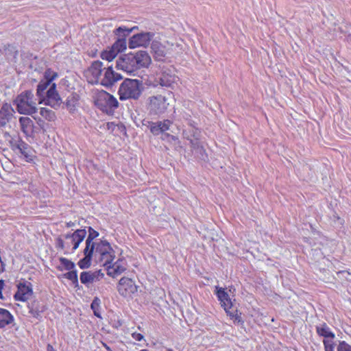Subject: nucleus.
I'll return each instance as SVG.
<instances>
[{"label":"nucleus","instance_id":"obj_1","mask_svg":"<svg viewBox=\"0 0 351 351\" xmlns=\"http://www.w3.org/2000/svg\"><path fill=\"white\" fill-rule=\"evenodd\" d=\"M151 62V58L145 51H139L120 56L116 62V68L132 73L141 68L148 67Z\"/></svg>","mask_w":351,"mask_h":351},{"label":"nucleus","instance_id":"obj_2","mask_svg":"<svg viewBox=\"0 0 351 351\" xmlns=\"http://www.w3.org/2000/svg\"><path fill=\"white\" fill-rule=\"evenodd\" d=\"M144 90L142 80L126 78L121 84L119 88L120 100L139 99Z\"/></svg>","mask_w":351,"mask_h":351},{"label":"nucleus","instance_id":"obj_3","mask_svg":"<svg viewBox=\"0 0 351 351\" xmlns=\"http://www.w3.org/2000/svg\"><path fill=\"white\" fill-rule=\"evenodd\" d=\"M16 110L20 114H32L36 112V101L32 90H25L16 97L14 101Z\"/></svg>","mask_w":351,"mask_h":351},{"label":"nucleus","instance_id":"obj_4","mask_svg":"<svg viewBox=\"0 0 351 351\" xmlns=\"http://www.w3.org/2000/svg\"><path fill=\"white\" fill-rule=\"evenodd\" d=\"M95 104L98 108L107 114H112L119 107L117 99L106 91H102L98 94Z\"/></svg>","mask_w":351,"mask_h":351},{"label":"nucleus","instance_id":"obj_5","mask_svg":"<svg viewBox=\"0 0 351 351\" xmlns=\"http://www.w3.org/2000/svg\"><path fill=\"white\" fill-rule=\"evenodd\" d=\"M138 29V27L134 26L128 28L124 26L119 27L114 30V34L117 36V40L112 45L113 49L117 53L121 52L126 49V37L130 35L134 29Z\"/></svg>","mask_w":351,"mask_h":351},{"label":"nucleus","instance_id":"obj_6","mask_svg":"<svg viewBox=\"0 0 351 351\" xmlns=\"http://www.w3.org/2000/svg\"><path fill=\"white\" fill-rule=\"evenodd\" d=\"M169 104L167 99L160 95L150 97L149 112L154 115H160L166 111Z\"/></svg>","mask_w":351,"mask_h":351},{"label":"nucleus","instance_id":"obj_7","mask_svg":"<svg viewBox=\"0 0 351 351\" xmlns=\"http://www.w3.org/2000/svg\"><path fill=\"white\" fill-rule=\"evenodd\" d=\"M46 105L50 106L54 109H58L63 104L62 98L56 90V84L52 83L49 88L46 91L45 98L43 100Z\"/></svg>","mask_w":351,"mask_h":351},{"label":"nucleus","instance_id":"obj_8","mask_svg":"<svg viewBox=\"0 0 351 351\" xmlns=\"http://www.w3.org/2000/svg\"><path fill=\"white\" fill-rule=\"evenodd\" d=\"M138 287L134 282L128 278H121L117 285V290L120 295L123 297L130 296L132 294L137 292Z\"/></svg>","mask_w":351,"mask_h":351},{"label":"nucleus","instance_id":"obj_9","mask_svg":"<svg viewBox=\"0 0 351 351\" xmlns=\"http://www.w3.org/2000/svg\"><path fill=\"white\" fill-rule=\"evenodd\" d=\"M154 36V34L152 32H142L135 34L129 40V47L134 49L140 46L147 47Z\"/></svg>","mask_w":351,"mask_h":351},{"label":"nucleus","instance_id":"obj_10","mask_svg":"<svg viewBox=\"0 0 351 351\" xmlns=\"http://www.w3.org/2000/svg\"><path fill=\"white\" fill-rule=\"evenodd\" d=\"M176 78L177 77L173 73V69L163 68L161 73L156 79V82L161 86L173 88L176 84Z\"/></svg>","mask_w":351,"mask_h":351},{"label":"nucleus","instance_id":"obj_11","mask_svg":"<svg viewBox=\"0 0 351 351\" xmlns=\"http://www.w3.org/2000/svg\"><path fill=\"white\" fill-rule=\"evenodd\" d=\"M122 78L123 76L120 73H116L112 66H109L106 69L104 77L101 78L100 84L106 88H110Z\"/></svg>","mask_w":351,"mask_h":351},{"label":"nucleus","instance_id":"obj_12","mask_svg":"<svg viewBox=\"0 0 351 351\" xmlns=\"http://www.w3.org/2000/svg\"><path fill=\"white\" fill-rule=\"evenodd\" d=\"M33 291L30 282H23L17 285V291L14 298L17 301L25 302L32 295Z\"/></svg>","mask_w":351,"mask_h":351},{"label":"nucleus","instance_id":"obj_13","mask_svg":"<svg viewBox=\"0 0 351 351\" xmlns=\"http://www.w3.org/2000/svg\"><path fill=\"white\" fill-rule=\"evenodd\" d=\"M14 110L8 103L3 104L0 110V128L5 127L12 119Z\"/></svg>","mask_w":351,"mask_h":351},{"label":"nucleus","instance_id":"obj_14","mask_svg":"<svg viewBox=\"0 0 351 351\" xmlns=\"http://www.w3.org/2000/svg\"><path fill=\"white\" fill-rule=\"evenodd\" d=\"M19 123L21 131L27 137H32L34 133V124L33 121L27 117H21L19 118Z\"/></svg>","mask_w":351,"mask_h":351},{"label":"nucleus","instance_id":"obj_15","mask_svg":"<svg viewBox=\"0 0 351 351\" xmlns=\"http://www.w3.org/2000/svg\"><path fill=\"white\" fill-rule=\"evenodd\" d=\"M80 100V96L76 93H71L66 101L62 104L65 105L69 112L74 113L76 110V107L78 105Z\"/></svg>","mask_w":351,"mask_h":351},{"label":"nucleus","instance_id":"obj_16","mask_svg":"<svg viewBox=\"0 0 351 351\" xmlns=\"http://www.w3.org/2000/svg\"><path fill=\"white\" fill-rule=\"evenodd\" d=\"M103 63L99 60L94 61L88 69L96 82H98L101 76Z\"/></svg>","mask_w":351,"mask_h":351},{"label":"nucleus","instance_id":"obj_17","mask_svg":"<svg viewBox=\"0 0 351 351\" xmlns=\"http://www.w3.org/2000/svg\"><path fill=\"white\" fill-rule=\"evenodd\" d=\"M13 322L12 315L8 310L0 308V328H3Z\"/></svg>","mask_w":351,"mask_h":351},{"label":"nucleus","instance_id":"obj_18","mask_svg":"<svg viewBox=\"0 0 351 351\" xmlns=\"http://www.w3.org/2000/svg\"><path fill=\"white\" fill-rule=\"evenodd\" d=\"M95 253L99 254L100 256L108 255L109 252L113 250L109 242L106 240H101L100 242L96 243Z\"/></svg>","mask_w":351,"mask_h":351},{"label":"nucleus","instance_id":"obj_19","mask_svg":"<svg viewBox=\"0 0 351 351\" xmlns=\"http://www.w3.org/2000/svg\"><path fill=\"white\" fill-rule=\"evenodd\" d=\"M86 235V231L84 229H78L73 232V239L71 240L73 243V251L78 248L80 244L84 239Z\"/></svg>","mask_w":351,"mask_h":351},{"label":"nucleus","instance_id":"obj_20","mask_svg":"<svg viewBox=\"0 0 351 351\" xmlns=\"http://www.w3.org/2000/svg\"><path fill=\"white\" fill-rule=\"evenodd\" d=\"M151 49L156 60H162L165 56V47L160 43L153 42L151 45Z\"/></svg>","mask_w":351,"mask_h":351},{"label":"nucleus","instance_id":"obj_21","mask_svg":"<svg viewBox=\"0 0 351 351\" xmlns=\"http://www.w3.org/2000/svg\"><path fill=\"white\" fill-rule=\"evenodd\" d=\"M51 83L45 80H42L37 86L36 95L39 99V103H42L45 98L46 89Z\"/></svg>","mask_w":351,"mask_h":351},{"label":"nucleus","instance_id":"obj_22","mask_svg":"<svg viewBox=\"0 0 351 351\" xmlns=\"http://www.w3.org/2000/svg\"><path fill=\"white\" fill-rule=\"evenodd\" d=\"M125 270V268L119 265V261H117L112 266L108 265L107 267V274L114 278L122 274Z\"/></svg>","mask_w":351,"mask_h":351},{"label":"nucleus","instance_id":"obj_23","mask_svg":"<svg viewBox=\"0 0 351 351\" xmlns=\"http://www.w3.org/2000/svg\"><path fill=\"white\" fill-rule=\"evenodd\" d=\"M149 127L150 132L155 136L159 135L160 134L163 133L162 131V126L160 125V121L156 122H152L149 121L143 120V125H147Z\"/></svg>","mask_w":351,"mask_h":351},{"label":"nucleus","instance_id":"obj_24","mask_svg":"<svg viewBox=\"0 0 351 351\" xmlns=\"http://www.w3.org/2000/svg\"><path fill=\"white\" fill-rule=\"evenodd\" d=\"M193 138L190 139L191 147L193 150H197L201 146H202V143L199 140V131L197 128H192Z\"/></svg>","mask_w":351,"mask_h":351},{"label":"nucleus","instance_id":"obj_25","mask_svg":"<svg viewBox=\"0 0 351 351\" xmlns=\"http://www.w3.org/2000/svg\"><path fill=\"white\" fill-rule=\"evenodd\" d=\"M0 51L3 53L8 59H15L18 54L16 47L12 45H4Z\"/></svg>","mask_w":351,"mask_h":351},{"label":"nucleus","instance_id":"obj_26","mask_svg":"<svg viewBox=\"0 0 351 351\" xmlns=\"http://www.w3.org/2000/svg\"><path fill=\"white\" fill-rule=\"evenodd\" d=\"M316 331L319 336L324 337L325 339L335 338V334L330 330V328L326 324L317 326Z\"/></svg>","mask_w":351,"mask_h":351},{"label":"nucleus","instance_id":"obj_27","mask_svg":"<svg viewBox=\"0 0 351 351\" xmlns=\"http://www.w3.org/2000/svg\"><path fill=\"white\" fill-rule=\"evenodd\" d=\"M80 281L84 285H88L97 282L94 271H83L80 274Z\"/></svg>","mask_w":351,"mask_h":351},{"label":"nucleus","instance_id":"obj_28","mask_svg":"<svg viewBox=\"0 0 351 351\" xmlns=\"http://www.w3.org/2000/svg\"><path fill=\"white\" fill-rule=\"evenodd\" d=\"M84 257L80 260L77 265L80 269H88L91 265V260L93 257L92 254L84 253Z\"/></svg>","mask_w":351,"mask_h":351},{"label":"nucleus","instance_id":"obj_29","mask_svg":"<svg viewBox=\"0 0 351 351\" xmlns=\"http://www.w3.org/2000/svg\"><path fill=\"white\" fill-rule=\"evenodd\" d=\"M221 306L223 307L226 312L230 315L233 316V313L237 311V308H234L232 302L231 301L230 296L228 297L227 300H224V304L220 302Z\"/></svg>","mask_w":351,"mask_h":351},{"label":"nucleus","instance_id":"obj_30","mask_svg":"<svg viewBox=\"0 0 351 351\" xmlns=\"http://www.w3.org/2000/svg\"><path fill=\"white\" fill-rule=\"evenodd\" d=\"M29 313L35 318L38 319H40L42 316H41V313L45 311V307L44 306H41V307H38V306H34V304H32L31 306H29Z\"/></svg>","mask_w":351,"mask_h":351},{"label":"nucleus","instance_id":"obj_31","mask_svg":"<svg viewBox=\"0 0 351 351\" xmlns=\"http://www.w3.org/2000/svg\"><path fill=\"white\" fill-rule=\"evenodd\" d=\"M40 115L48 121H53L56 118V114L53 111L46 108H41L40 110Z\"/></svg>","mask_w":351,"mask_h":351},{"label":"nucleus","instance_id":"obj_32","mask_svg":"<svg viewBox=\"0 0 351 351\" xmlns=\"http://www.w3.org/2000/svg\"><path fill=\"white\" fill-rule=\"evenodd\" d=\"M115 258L114 250L109 252L108 255L100 256L99 261L103 263L104 266H108L109 264L112 263Z\"/></svg>","mask_w":351,"mask_h":351},{"label":"nucleus","instance_id":"obj_33","mask_svg":"<svg viewBox=\"0 0 351 351\" xmlns=\"http://www.w3.org/2000/svg\"><path fill=\"white\" fill-rule=\"evenodd\" d=\"M117 53L113 49H110L108 51H104L101 53V58L103 60H106L108 62L112 61L117 56Z\"/></svg>","mask_w":351,"mask_h":351},{"label":"nucleus","instance_id":"obj_34","mask_svg":"<svg viewBox=\"0 0 351 351\" xmlns=\"http://www.w3.org/2000/svg\"><path fill=\"white\" fill-rule=\"evenodd\" d=\"M93 239L90 237H87L86 240V247L83 251V253H88L93 254L94 250L96 247V243L93 242Z\"/></svg>","mask_w":351,"mask_h":351},{"label":"nucleus","instance_id":"obj_35","mask_svg":"<svg viewBox=\"0 0 351 351\" xmlns=\"http://www.w3.org/2000/svg\"><path fill=\"white\" fill-rule=\"evenodd\" d=\"M64 278L72 281L73 284L76 287L78 285V279H77V271L71 269L67 273L64 274Z\"/></svg>","mask_w":351,"mask_h":351},{"label":"nucleus","instance_id":"obj_36","mask_svg":"<svg viewBox=\"0 0 351 351\" xmlns=\"http://www.w3.org/2000/svg\"><path fill=\"white\" fill-rule=\"evenodd\" d=\"M29 145L24 142L20 137L18 138L17 143V149L19 150L20 153L27 157V153L26 152V149L28 148Z\"/></svg>","mask_w":351,"mask_h":351},{"label":"nucleus","instance_id":"obj_37","mask_svg":"<svg viewBox=\"0 0 351 351\" xmlns=\"http://www.w3.org/2000/svg\"><path fill=\"white\" fill-rule=\"evenodd\" d=\"M59 261H60L61 265L64 267V269L66 270L70 271L71 269H75V263L73 262H72L71 261H70L66 258H64V257H60L59 258Z\"/></svg>","mask_w":351,"mask_h":351},{"label":"nucleus","instance_id":"obj_38","mask_svg":"<svg viewBox=\"0 0 351 351\" xmlns=\"http://www.w3.org/2000/svg\"><path fill=\"white\" fill-rule=\"evenodd\" d=\"M216 294L218 300L220 302H223V304H224V300H227V298L229 296L227 292L225 291L224 289L217 287H216Z\"/></svg>","mask_w":351,"mask_h":351},{"label":"nucleus","instance_id":"obj_39","mask_svg":"<svg viewBox=\"0 0 351 351\" xmlns=\"http://www.w3.org/2000/svg\"><path fill=\"white\" fill-rule=\"evenodd\" d=\"M58 77L56 72L53 71L51 69H47L44 73V79L47 82H52V81Z\"/></svg>","mask_w":351,"mask_h":351},{"label":"nucleus","instance_id":"obj_40","mask_svg":"<svg viewBox=\"0 0 351 351\" xmlns=\"http://www.w3.org/2000/svg\"><path fill=\"white\" fill-rule=\"evenodd\" d=\"M100 300L99 298H95L92 303H91V308L93 311L94 315L97 317H101L100 313L99 312Z\"/></svg>","mask_w":351,"mask_h":351},{"label":"nucleus","instance_id":"obj_41","mask_svg":"<svg viewBox=\"0 0 351 351\" xmlns=\"http://www.w3.org/2000/svg\"><path fill=\"white\" fill-rule=\"evenodd\" d=\"M323 343L325 351H334L333 339H324Z\"/></svg>","mask_w":351,"mask_h":351},{"label":"nucleus","instance_id":"obj_42","mask_svg":"<svg viewBox=\"0 0 351 351\" xmlns=\"http://www.w3.org/2000/svg\"><path fill=\"white\" fill-rule=\"evenodd\" d=\"M195 151V154H197V157L203 160H206L207 158V155L205 152V149L203 147V146H201L199 148H198Z\"/></svg>","mask_w":351,"mask_h":351},{"label":"nucleus","instance_id":"obj_43","mask_svg":"<svg viewBox=\"0 0 351 351\" xmlns=\"http://www.w3.org/2000/svg\"><path fill=\"white\" fill-rule=\"evenodd\" d=\"M160 125L162 126V131L164 133L170 129V126L172 125V121L169 119H165L162 121H160Z\"/></svg>","mask_w":351,"mask_h":351},{"label":"nucleus","instance_id":"obj_44","mask_svg":"<svg viewBox=\"0 0 351 351\" xmlns=\"http://www.w3.org/2000/svg\"><path fill=\"white\" fill-rule=\"evenodd\" d=\"M337 351H351V346L348 345L345 341H341L337 347Z\"/></svg>","mask_w":351,"mask_h":351},{"label":"nucleus","instance_id":"obj_45","mask_svg":"<svg viewBox=\"0 0 351 351\" xmlns=\"http://www.w3.org/2000/svg\"><path fill=\"white\" fill-rule=\"evenodd\" d=\"M88 237H90L92 239H95L99 236V232L95 230L93 228L89 227L88 228Z\"/></svg>","mask_w":351,"mask_h":351},{"label":"nucleus","instance_id":"obj_46","mask_svg":"<svg viewBox=\"0 0 351 351\" xmlns=\"http://www.w3.org/2000/svg\"><path fill=\"white\" fill-rule=\"evenodd\" d=\"M182 134H183L184 137L189 141H190V139L193 138V135H191L193 134L192 128H191L189 130H184Z\"/></svg>","mask_w":351,"mask_h":351},{"label":"nucleus","instance_id":"obj_47","mask_svg":"<svg viewBox=\"0 0 351 351\" xmlns=\"http://www.w3.org/2000/svg\"><path fill=\"white\" fill-rule=\"evenodd\" d=\"M94 274H95V279L97 281L100 280L101 279H102L104 277V274L101 271V269L95 271Z\"/></svg>","mask_w":351,"mask_h":351},{"label":"nucleus","instance_id":"obj_48","mask_svg":"<svg viewBox=\"0 0 351 351\" xmlns=\"http://www.w3.org/2000/svg\"><path fill=\"white\" fill-rule=\"evenodd\" d=\"M56 247H60L61 249H64V241L60 237L56 239Z\"/></svg>","mask_w":351,"mask_h":351},{"label":"nucleus","instance_id":"obj_49","mask_svg":"<svg viewBox=\"0 0 351 351\" xmlns=\"http://www.w3.org/2000/svg\"><path fill=\"white\" fill-rule=\"evenodd\" d=\"M237 311H234V312L233 313V316H231V317H232V318H234V322H237L238 323H239V322H242V320H241V316H240V315H239L237 313H237Z\"/></svg>","mask_w":351,"mask_h":351},{"label":"nucleus","instance_id":"obj_50","mask_svg":"<svg viewBox=\"0 0 351 351\" xmlns=\"http://www.w3.org/2000/svg\"><path fill=\"white\" fill-rule=\"evenodd\" d=\"M132 337L136 341H141L143 339V336L140 333L134 332L132 333Z\"/></svg>","mask_w":351,"mask_h":351},{"label":"nucleus","instance_id":"obj_51","mask_svg":"<svg viewBox=\"0 0 351 351\" xmlns=\"http://www.w3.org/2000/svg\"><path fill=\"white\" fill-rule=\"evenodd\" d=\"M17 143H18V140L13 139L10 141V144H11V147H12V149H17Z\"/></svg>","mask_w":351,"mask_h":351},{"label":"nucleus","instance_id":"obj_52","mask_svg":"<svg viewBox=\"0 0 351 351\" xmlns=\"http://www.w3.org/2000/svg\"><path fill=\"white\" fill-rule=\"evenodd\" d=\"M73 233H72V234H66L63 237L66 239H71L72 240L73 239Z\"/></svg>","mask_w":351,"mask_h":351},{"label":"nucleus","instance_id":"obj_53","mask_svg":"<svg viewBox=\"0 0 351 351\" xmlns=\"http://www.w3.org/2000/svg\"><path fill=\"white\" fill-rule=\"evenodd\" d=\"M3 285H4V280H0V295H1V290L3 287ZM0 297H1V295H0Z\"/></svg>","mask_w":351,"mask_h":351},{"label":"nucleus","instance_id":"obj_54","mask_svg":"<svg viewBox=\"0 0 351 351\" xmlns=\"http://www.w3.org/2000/svg\"><path fill=\"white\" fill-rule=\"evenodd\" d=\"M74 225V223L72 222V221H69V222H67L66 224V226L67 228H70L71 226H73Z\"/></svg>","mask_w":351,"mask_h":351},{"label":"nucleus","instance_id":"obj_55","mask_svg":"<svg viewBox=\"0 0 351 351\" xmlns=\"http://www.w3.org/2000/svg\"><path fill=\"white\" fill-rule=\"evenodd\" d=\"M347 40H348V41L351 42V34H349V35L347 36Z\"/></svg>","mask_w":351,"mask_h":351},{"label":"nucleus","instance_id":"obj_56","mask_svg":"<svg viewBox=\"0 0 351 351\" xmlns=\"http://www.w3.org/2000/svg\"><path fill=\"white\" fill-rule=\"evenodd\" d=\"M104 346L106 348V349H107L108 350H110V348H109V347H108V346H106V344H104Z\"/></svg>","mask_w":351,"mask_h":351},{"label":"nucleus","instance_id":"obj_57","mask_svg":"<svg viewBox=\"0 0 351 351\" xmlns=\"http://www.w3.org/2000/svg\"><path fill=\"white\" fill-rule=\"evenodd\" d=\"M41 122H43V121L40 119H39L38 123H41Z\"/></svg>","mask_w":351,"mask_h":351},{"label":"nucleus","instance_id":"obj_58","mask_svg":"<svg viewBox=\"0 0 351 351\" xmlns=\"http://www.w3.org/2000/svg\"><path fill=\"white\" fill-rule=\"evenodd\" d=\"M49 348H52V347L51 346H48V350H49Z\"/></svg>","mask_w":351,"mask_h":351},{"label":"nucleus","instance_id":"obj_59","mask_svg":"<svg viewBox=\"0 0 351 351\" xmlns=\"http://www.w3.org/2000/svg\"><path fill=\"white\" fill-rule=\"evenodd\" d=\"M167 351H173L172 350H168Z\"/></svg>","mask_w":351,"mask_h":351}]
</instances>
